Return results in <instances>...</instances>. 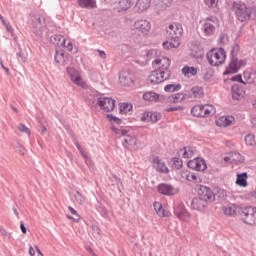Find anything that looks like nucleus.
Returning <instances> with one entry per match:
<instances>
[{"label": "nucleus", "mask_w": 256, "mask_h": 256, "mask_svg": "<svg viewBox=\"0 0 256 256\" xmlns=\"http://www.w3.org/2000/svg\"><path fill=\"white\" fill-rule=\"evenodd\" d=\"M153 65H160L159 69L152 71L148 77V83L150 85H159L167 81L171 77L169 67H171V59L163 57L161 59H155Z\"/></svg>", "instance_id": "obj_1"}, {"label": "nucleus", "mask_w": 256, "mask_h": 256, "mask_svg": "<svg viewBox=\"0 0 256 256\" xmlns=\"http://www.w3.org/2000/svg\"><path fill=\"white\" fill-rule=\"evenodd\" d=\"M183 36V26L179 23H172L167 28V37L170 42H163L164 49H177L181 45L180 37Z\"/></svg>", "instance_id": "obj_2"}, {"label": "nucleus", "mask_w": 256, "mask_h": 256, "mask_svg": "<svg viewBox=\"0 0 256 256\" xmlns=\"http://www.w3.org/2000/svg\"><path fill=\"white\" fill-rule=\"evenodd\" d=\"M29 24L36 37L41 38L44 33L46 37L49 36L47 27L45 26V17L43 15L35 13L30 14Z\"/></svg>", "instance_id": "obj_3"}, {"label": "nucleus", "mask_w": 256, "mask_h": 256, "mask_svg": "<svg viewBox=\"0 0 256 256\" xmlns=\"http://www.w3.org/2000/svg\"><path fill=\"white\" fill-rule=\"evenodd\" d=\"M232 11L235 13L236 19H238V21H240L241 23H244V21H249L251 19V8L247 7L246 3H243L241 1L233 2Z\"/></svg>", "instance_id": "obj_4"}, {"label": "nucleus", "mask_w": 256, "mask_h": 256, "mask_svg": "<svg viewBox=\"0 0 256 256\" xmlns=\"http://www.w3.org/2000/svg\"><path fill=\"white\" fill-rule=\"evenodd\" d=\"M227 58V54L223 48L220 49H212L207 53V59L212 67H219V65H223L225 63V59Z\"/></svg>", "instance_id": "obj_5"}, {"label": "nucleus", "mask_w": 256, "mask_h": 256, "mask_svg": "<svg viewBox=\"0 0 256 256\" xmlns=\"http://www.w3.org/2000/svg\"><path fill=\"white\" fill-rule=\"evenodd\" d=\"M66 73L74 85H77V87H81L82 89H87V83L83 81L81 72H79V70L75 69L74 67H67Z\"/></svg>", "instance_id": "obj_6"}, {"label": "nucleus", "mask_w": 256, "mask_h": 256, "mask_svg": "<svg viewBox=\"0 0 256 256\" xmlns=\"http://www.w3.org/2000/svg\"><path fill=\"white\" fill-rule=\"evenodd\" d=\"M217 27H219V19L217 17H209L204 21L202 31L206 37H211V35H215Z\"/></svg>", "instance_id": "obj_7"}, {"label": "nucleus", "mask_w": 256, "mask_h": 256, "mask_svg": "<svg viewBox=\"0 0 256 256\" xmlns=\"http://www.w3.org/2000/svg\"><path fill=\"white\" fill-rule=\"evenodd\" d=\"M242 221L246 225H256V207H246L240 211Z\"/></svg>", "instance_id": "obj_8"}, {"label": "nucleus", "mask_w": 256, "mask_h": 256, "mask_svg": "<svg viewBox=\"0 0 256 256\" xmlns=\"http://www.w3.org/2000/svg\"><path fill=\"white\" fill-rule=\"evenodd\" d=\"M132 31L141 37L142 35H147L151 31V22L147 20H136L132 26Z\"/></svg>", "instance_id": "obj_9"}, {"label": "nucleus", "mask_w": 256, "mask_h": 256, "mask_svg": "<svg viewBox=\"0 0 256 256\" xmlns=\"http://www.w3.org/2000/svg\"><path fill=\"white\" fill-rule=\"evenodd\" d=\"M119 83L123 87H133L135 84V74L131 70H123L119 74Z\"/></svg>", "instance_id": "obj_10"}, {"label": "nucleus", "mask_w": 256, "mask_h": 256, "mask_svg": "<svg viewBox=\"0 0 256 256\" xmlns=\"http://www.w3.org/2000/svg\"><path fill=\"white\" fill-rule=\"evenodd\" d=\"M247 65V62L245 60H239L237 57H231V61L229 66L226 68L225 74H233L237 73L241 67H245Z\"/></svg>", "instance_id": "obj_11"}, {"label": "nucleus", "mask_w": 256, "mask_h": 256, "mask_svg": "<svg viewBox=\"0 0 256 256\" xmlns=\"http://www.w3.org/2000/svg\"><path fill=\"white\" fill-rule=\"evenodd\" d=\"M198 195L206 203H213V201H215V194L213 193V190L207 186H199Z\"/></svg>", "instance_id": "obj_12"}, {"label": "nucleus", "mask_w": 256, "mask_h": 256, "mask_svg": "<svg viewBox=\"0 0 256 256\" xmlns=\"http://www.w3.org/2000/svg\"><path fill=\"white\" fill-rule=\"evenodd\" d=\"M97 105L100 106V109L109 113L115 109V99L109 97H100L97 100Z\"/></svg>", "instance_id": "obj_13"}, {"label": "nucleus", "mask_w": 256, "mask_h": 256, "mask_svg": "<svg viewBox=\"0 0 256 256\" xmlns=\"http://www.w3.org/2000/svg\"><path fill=\"white\" fill-rule=\"evenodd\" d=\"M157 191H158V193H160V195H166L168 197H171V195H177V193H178L177 188H175V187H173V185L167 184V183L159 184L157 187Z\"/></svg>", "instance_id": "obj_14"}, {"label": "nucleus", "mask_w": 256, "mask_h": 256, "mask_svg": "<svg viewBox=\"0 0 256 256\" xmlns=\"http://www.w3.org/2000/svg\"><path fill=\"white\" fill-rule=\"evenodd\" d=\"M113 133L119 135V137H126L128 139V144L130 147H135L137 145V138L127 135L128 131L125 129L112 128Z\"/></svg>", "instance_id": "obj_15"}, {"label": "nucleus", "mask_w": 256, "mask_h": 256, "mask_svg": "<svg viewBox=\"0 0 256 256\" xmlns=\"http://www.w3.org/2000/svg\"><path fill=\"white\" fill-rule=\"evenodd\" d=\"M226 163H243L245 158L238 152H230L227 156L224 157Z\"/></svg>", "instance_id": "obj_16"}, {"label": "nucleus", "mask_w": 256, "mask_h": 256, "mask_svg": "<svg viewBox=\"0 0 256 256\" xmlns=\"http://www.w3.org/2000/svg\"><path fill=\"white\" fill-rule=\"evenodd\" d=\"M209 202H206L203 198L196 197L191 201V208L196 211H203L207 207Z\"/></svg>", "instance_id": "obj_17"}, {"label": "nucleus", "mask_w": 256, "mask_h": 256, "mask_svg": "<svg viewBox=\"0 0 256 256\" xmlns=\"http://www.w3.org/2000/svg\"><path fill=\"white\" fill-rule=\"evenodd\" d=\"M174 213L181 221H189V212L185 209V206L178 205L174 208Z\"/></svg>", "instance_id": "obj_18"}, {"label": "nucleus", "mask_w": 256, "mask_h": 256, "mask_svg": "<svg viewBox=\"0 0 256 256\" xmlns=\"http://www.w3.org/2000/svg\"><path fill=\"white\" fill-rule=\"evenodd\" d=\"M231 95H232V99H234L235 101H239L243 99L245 95V90H243V87L235 84L231 88Z\"/></svg>", "instance_id": "obj_19"}, {"label": "nucleus", "mask_w": 256, "mask_h": 256, "mask_svg": "<svg viewBox=\"0 0 256 256\" xmlns=\"http://www.w3.org/2000/svg\"><path fill=\"white\" fill-rule=\"evenodd\" d=\"M244 85H256V72L246 70L243 73Z\"/></svg>", "instance_id": "obj_20"}, {"label": "nucleus", "mask_w": 256, "mask_h": 256, "mask_svg": "<svg viewBox=\"0 0 256 256\" xmlns=\"http://www.w3.org/2000/svg\"><path fill=\"white\" fill-rule=\"evenodd\" d=\"M154 167L156 168V171H158V173H169V168L167 167V164H165V162L159 157L154 158Z\"/></svg>", "instance_id": "obj_21"}, {"label": "nucleus", "mask_w": 256, "mask_h": 256, "mask_svg": "<svg viewBox=\"0 0 256 256\" xmlns=\"http://www.w3.org/2000/svg\"><path fill=\"white\" fill-rule=\"evenodd\" d=\"M235 118L233 116H222L216 121L218 127H229L233 125Z\"/></svg>", "instance_id": "obj_22"}, {"label": "nucleus", "mask_w": 256, "mask_h": 256, "mask_svg": "<svg viewBox=\"0 0 256 256\" xmlns=\"http://www.w3.org/2000/svg\"><path fill=\"white\" fill-rule=\"evenodd\" d=\"M151 7V0H138L135 9L138 13H143Z\"/></svg>", "instance_id": "obj_23"}, {"label": "nucleus", "mask_w": 256, "mask_h": 256, "mask_svg": "<svg viewBox=\"0 0 256 256\" xmlns=\"http://www.w3.org/2000/svg\"><path fill=\"white\" fill-rule=\"evenodd\" d=\"M81 9H97V0H78Z\"/></svg>", "instance_id": "obj_24"}, {"label": "nucleus", "mask_w": 256, "mask_h": 256, "mask_svg": "<svg viewBox=\"0 0 256 256\" xmlns=\"http://www.w3.org/2000/svg\"><path fill=\"white\" fill-rule=\"evenodd\" d=\"M183 177L187 179V181H190L191 183H201V181H203L201 175L195 172H186L184 173Z\"/></svg>", "instance_id": "obj_25"}, {"label": "nucleus", "mask_w": 256, "mask_h": 256, "mask_svg": "<svg viewBox=\"0 0 256 256\" xmlns=\"http://www.w3.org/2000/svg\"><path fill=\"white\" fill-rule=\"evenodd\" d=\"M241 208L235 204H230L226 208H224L225 215H229L230 217H235L237 213H241Z\"/></svg>", "instance_id": "obj_26"}, {"label": "nucleus", "mask_w": 256, "mask_h": 256, "mask_svg": "<svg viewBox=\"0 0 256 256\" xmlns=\"http://www.w3.org/2000/svg\"><path fill=\"white\" fill-rule=\"evenodd\" d=\"M133 5V2L131 0H119L117 4V9L119 13L123 11H127L131 9V6Z\"/></svg>", "instance_id": "obj_27"}, {"label": "nucleus", "mask_w": 256, "mask_h": 256, "mask_svg": "<svg viewBox=\"0 0 256 256\" xmlns=\"http://www.w3.org/2000/svg\"><path fill=\"white\" fill-rule=\"evenodd\" d=\"M249 175L247 172L241 173L237 175L236 184L239 185V187H247V178Z\"/></svg>", "instance_id": "obj_28"}, {"label": "nucleus", "mask_w": 256, "mask_h": 256, "mask_svg": "<svg viewBox=\"0 0 256 256\" xmlns=\"http://www.w3.org/2000/svg\"><path fill=\"white\" fill-rule=\"evenodd\" d=\"M182 74L184 77H195L197 75V68L184 66L182 68Z\"/></svg>", "instance_id": "obj_29"}, {"label": "nucleus", "mask_w": 256, "mask_h": 256, "mask_svg": "<svg viewBox=\"0 0 256 256\" xmlns=\"http://www.w3.org/2000/svg\"><path fill=\"white\" fill-rule=\"evenodd\" d=\"M203 116L202 117H209V115H215L217 113V110L215 109V106L211 104H205L203 105Z\"/></svg>", "instance_id": "obj_30"}, {"label": "nucleus", "mask_w": 256, "mask_h": 256, "mask_svg": "<svg viewBox=\"0 0 256 256\" xmlns=\"http://www.w3.org/2000/svg\"><path fill=\"white\" fill-rule=\"evenodd\" d=\"M184 99H187V94L177 93L169 97V101L171 103H181V101H184Z\"/></svg>", "instance_id": "obj_31"}, {"label": "nucleus", "mask_w": 256, "mask_h": 256, "mask_svg": "<svg viewBox=\"0 0 256 256\" xmlns=\"http://www.w3.org/2000/svg\"><path fill=\"white\" fill-rule=\"evenodd\" d=\"M54 59L59 65H65V52L63 50H56Z\"/></svg>", "instance_id": "obj_32"}, {"label": "nucleus", "mask_w": 256, "mask_h": 256, "mask_svg": "<svg viewBox=\"0 0 256 256\" xmlns=\"http://www.w3.org/2000/svg\"><path fill=\"white\" fill-rule=\"evenodd\" d=\"M143 99L144 101H157L159 100V94L153 92V91H149L143 94Z\"/></svg>", "instance_id": "obj_33"}, {"label": "nucleus", "mask_w": 256, "mask_h": 256, "mask_svg": "<svg viewBox=\"0 0 256 256\" xmlns=\"http://www.w3.org/2000/svg\"><path fill=\"white\" fill-rule=\"evenodd\" d=\"M179 155L183 157V159H190V157H193V150L189 147H184L179 150Z\"/></svg>", "instance_id": "obj_34"}, {"label": "nucleus", "mask_w": 256, "mask_h": 256, "mask_svg": "<svg viewBox=\"0 0 256 256\" xmlns=\"http://www.w3.org/2000/svg\"><path fill=\"white\" fill-rule=\"evenodd\" d=\"M191 113L194 117H203V113H204V110H203V104H200V105H196L194 106L192 109H191Z\"/></svg>", "instance_id": "obj_35"}, {"label": "nucleus", "mask_w": 256, "mask_h": 256, "mask_svg": "<svg viewBox=\"0 0 256 256\" xmlns=\"http://www.w3.org/2000/svg\"><path fill=\"white\" fill-rule=\"evenodd\" d=\"M51 43H54V45H65V38L62 35H54L50 37Z\"/></svg>", "instance_id": "obj_36"}, {"label": "nucleus", "mask_w": 256, "mask_h": 256, "mask_svg": "<svg viewBox=\"0 0 256 256\" xmlns=\"http://www.w3.org/2000/svg\"><path fill=\"white\" fill-rule=\"evenodd\" d=\"M181 84H168L164 87L166 93H175V91H180Z\"/></svg>", "instance_id": "obj_37"}, {"label": "nucleus", "mask_w": 256, "mask_h": 256, "mask_svg": "<svg viewBox=\"0 0 256 256\" xmlns=\"http://www.w3.org/2000/svg\"><path fill=\"white\" fill-rule=\"evenodd\" d=\"M153 207L159 217H165V210L160 202H154Z\"/></svg>", "instance_id": "obj_38"}, {"label": "nucleus", "mask_w": 256, "mask_h": 256, "mask_svg": "<svg viewBox=\"0 0 256 256\" xmlns=\"http://www.w3.org/2000/svg\"><path fill=\"white\" fill-rule=\"evenodd\" d=\"M207 169V163L205 160L198 158V161L196 162V166L194 168L195 171H205Z\"/></svg>", "instance_id": "obj_39"}, {"label": "nucleus", "mask_w": 256, "mask_h": 256, "mask_svg": "<svg viewBox=\"0 0 256 256\" xmlns=\"http://www.w3.org/2000/svg\"><path fill=\"white\" fill-rule=\"evenodd\" d=\"M191 93L193 97L201 99V97H203V88L199 86L192 87Z\"/></svg>", "instance_id": "obj_40"}, {"label": "nucleus", "mask_w": 256, "mask_h": 256, "mask_svg": "<svg viewBox=\"0 0 256 256\" xmlns=\"http://www.w3.org/2000/svg\"><path fill=\"white\" fill-rule=\"evenodd\" d=\"M68 211H70V213L75 216V217L67 216L68 219H73V221H80L81 216H79V214L77 213V210H75L73 207L69 206Z\"/></svg>", "instance_id": "obj_41"}, {"label": "nucleus", "mask_w": 256, "mask_h": 256, "mask_svg": "<svg viewBox=\"0 0 256 256\" xmlns=\"http://www.w3.org/2000/svg\"><path fill=\"white\" fill-rule=\"evenodd\" d=\"M246 145H256V138H255V135L253 134H248L245 139H244Z\"/></svg>", "instance_id": "obj_42"}, {"label": "nucleus", "mask_w": 256, "mask_h": 256, "mask_svg": "<svg viewBox=\"0 0 256 256\" xmlns=\"http://www.w3.org/2000/svg\"><path fill=\"white\" fill-rule=\"evenodd\" d=\"M158 121H161V113L150 112V123H157Z\"/></svg>", "instance_id": "obj_43"}, {"label": "nucleus", "mask_w": 256, "mask_h": 256, "mask_svg": "<svg viewBox=\"0 0 256 256\" xmlns=\"http://www.w3.org/2000/svg\"><path fill=\"white\" fill-rule=\"evenodd\" d=\"M132 109H133V105H131L129 103H123L120 106L121 113H129V111H131Z\"/></svg>", "instance_id": "obj_44"}, {"label": "nucleus", "mask_w": 256, "mask_h": 256, "mask_svg": "<svg viewBox=\"0 0 256 256\" xmlns=\"http://www.w3.org/2000/svg\"><path fill=\"white\" fill-rule=\"evenodd\" d=\"M140 121H143L144 123H151V112L142 113Z\"/></svg>", "instance_id": "obj_45"}, {"label": "nucleus", "mask_w": 256, "mask_h": 256, "mask_svg": "<svg viewBox=\"0 0 256 256\" xmlns=\"http://www.w3.org/2000/svg\"><path fill=\"white\" fill-rule=\"evenodd\" d=\"M74 198L79 205H85V198L78 191L74 194Z\"/></svg>", "instance_id": "obj_46"}, {"label": "nucleus", "mask_w": 256, "mask_h": 256, "mask_svg": "<svg viewBox=\"0 0 256 256\" xmlns=\"http://www.w3.org/2000/svg\"><path fill=\"white\" fill-rule=\"evenodd\" d=\"M18 131H20V133H25V135H31V130H29V128H27L25 126V124H19L17 127Z\"/></svg>", "instance_id": "obj_47"}, {"label": "nucleus", "mask_w": 256, "mask_h": 256, "mask_svg": "<svg viewBox=\"0 0 256 256\" xmlns=\"http://www.w3.org/2000/svg\"><path fill=\"white\" fill-rule=\"evenodd\" d=\"M17 57L20 63H25L27 61V54L21 50L17 53Z\"/></svg>", "instance_id": "obj_48"}, {"label": "nucleus", "mask_w": 256, "mask_h": 256, "mask_svg": "<svg viewBox=\"0 0 256 256\" xmlns=\"http://www.w3.org/2000/svg\"><path fill=\"white\" fill-rule=\"evenodd\" d=\"M173 167H175V169H181V167H183V160L180 158H173Z\"/></svg>", "instance_id": "obj_49"}, {"label": "nucleus", "mask_w": 256, "mask_h": 256, "mask_svg": "<svg viewBox=\"0 0 256 256\" xmlns=\"http://www.w3.org/2000/svg\"><path fill=\"white\" fill-rule=\"evenodd\" d=\"M108 118H109V121H111V123H116V125H121V119L117 118L113 114H108Z\"/></svg>", "instance_id": "obj_50"}, {"label": "nucleus", "mask_w": 256, "mask_h": 256, "mask_svg": "<svg viewBox=\"0 0 256 256\" xmlns=\"http://www.w3.org/2000/svg\"><path fill=\"white\" fill-rule=\"evenodd\" d=\"M237 53H239V46L234 44L231 49V57H237Z\"/></svg>", "instance_id": "obj_51"}, {"label": "nucleus", "mask_w": 256, "mask_h": 256, "mask_svg": "<svg viewBox=\"0 0 256 256\" xmlns=\"http://www.w3.org/2000/svg\"><path fill=\"white\" fill-rule=\"evenodd\" d=\"M205 5H207V7H212L215 8V6L218 3V0H204Z\"/></svg>", "instance_id": "obj_52"}, {"label": "nucleus", "mask_w": 256, "mask_h": 256, "mask_svg": "<svg viewBox=\"0 0 256 256\" xmlns=\"http://www.w3.org/2000/svg\"><path fill=\"white\" fill-rule=\"evenodd\" d=\"M83 159L85 160L86 165H88V167H92L93 166V161L91 160V157H89V154H85V156H82Z\"/></svg>", "instance_id": "obj_53"}, {"label": "nucleus", "mask_w": 256, "mask_h": 256, "mask_svg": "<svg viewBox=\"0 0 256 256\" xmlns=\"http://www.w3.org/2000/svg\"><path fill=\"white\" fill-rule=\"evenodd\" d=\"M161 3L162 7H171L173 0H158Z\"/></svg>", "instance_id": "obj_54"}, {"label": "nucleus", "mask_w": 256, "mask_h": 256, "mask_svg": "<svg viewBox=\"0 0 256 256\" xmlns=\"http://www.w3.org/2000/svg\"><path fill=\"white\" fill-rule=\"evenodd\" d=\"M231 80L237 81L238 83H243V85H245V80H243V76H241V75H236V76L232 77Z\"/></svg>", "instance_id": "obj_55"}, {"label": "nucleus", "mask_w": 256, "mask_h": 256, "mask_svg": "<svg viewBox=\"0 0 256 256\" xmlns=\"http://www.w3.org/2000/svg\"><path fill=\"white\" fill-rule=\"evenodd\" d=\"M197 161H198V158L193 159V160H190V161L188 162V167H189V169H194V170H195V167H196V165H197Z\"/></svg>", "instance_id": "obj_56"}, {"label": "nucleus", "mask_w": 256, "mask_h": 256, "mask_svg": "<svg viewBox=\"0 0 256 256\" xmlns=\"http://www.w3.org/2000/svg\"><path fill=\"white\" fill-rule=\"evenodd\" d=\"M61 47H66V49H68V51H73V43L68 42L67 40H65V45H61Z\"/></svg>", "instance_id": "obj_57"}, {"label": "nucleus", "mask_w": 256, "mask_h": 256, "mask_svg": "<svg viewBox=\"0 0 256 256\" xmlns=\"http://www.w3.org/2000/svg\"><path fill=\"white\" fill-rule=\"evenodd\" d=\"M75 146L77 147V149H78L79 153L82 155V157H85V154L87 152L83 151V148H81V145H79L78 142H75Z\"/></svg>", "instance_id": "obj_58"}, {"label": "nucleus", "mask_w": 256, "mask_h": 256, "mask_svg": "<svg viewBox=\"0 0 256 256\" xmlns=\"http://www.w3.org/2000/svg\"><path fill=\"white\" fill-rule=\"evenodd\" d=\"M75 146L77 147V149H78L79 153L82 155V157H85V154L87 152L83 151V148H81V145H79L78 142H75Z\"/></svg>", "instance_id": "obj_59"}, {"label": "nucleus", "mask_w": 256, "mask_h": 256, "mask_svg": "<svg viewBox=\"0 0 256 256\" xmlns=\"http://www.w3.org/2000/svg\"><path fill=\"white\" fill-rule=\"evenodd\" d=\"M125 138L122 141V145L123 147H125V149H129L130 145H129V141L127 139V136H124Z\"/></svg>", "instance_id": "obj_60"}, {"label": "nucleus", "mask_w": 256, "mask_h": 256, "mask_svg": "<svg viewBox=\"0 0 256 256\" xmlns=\"http://www.w3.org/2000/svg\"><path fill=\"white\" fill-rule=\"evenodd\" d=\"M229 40V37L227 35H222L219 39L220 43H225Z\"/></svg>", "instance_id": "obj_61"}, {"label": "nucleus", "mask_w": 256, "mask_h": 256, "mask_svg": "<svg viewBox=\"0 0 256 256\" xmlns=\"http://www.w3.org/2000/svg\"><path fill=\"white\" fill-rule=\"evenodd\" d=\"M20 229L24 235L27 233V227H25V223L21 222Z\"/></svg>", "instance_id": "obj_62"}, {"label": "nucleus", "mask_w": 256, "mask_h": 256, "mask_svg": "<svg viewBox=\"0 0 256 256\" xmlns=\"http://www.w3.org/2000/svg\"><path fill=\"white\" fill-rule=\"evenodd\" d=\"M98 53H99V57L101 59H106L107 54H105V51L98 50Z\"/></svg>", "instance_id": "obj_63"}, {"label": "nucleus", "mask_w": 256, "mask_h": 256, "mask_svg": "<svg viewBox=\"0 0 256 256\" xmlns=\"http://www.w3.org/2000/svg\"><path fill=\"white\" fill-rule=\"evenodd\" d=\"M5 28L8 33H13V27H11V24H5Z\"/></svg>", "instance_id": "obj_64"}]
</instances>
